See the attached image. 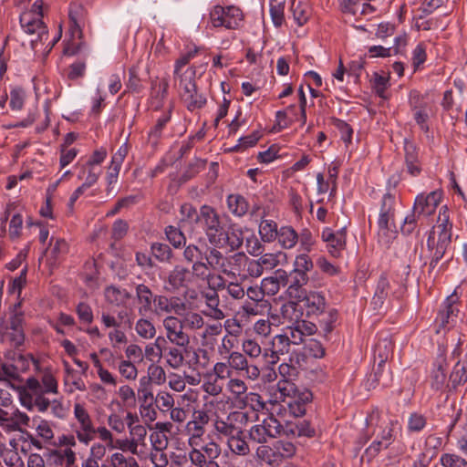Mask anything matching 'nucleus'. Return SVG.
Returning <instances> with one entry per match:
<instances>
[{"mask_svg":"<svg viewBox=\"0 0 467 467\" xmlns=\"http://www.w3.org/2000/svg\"><path fill=\"white\" fill-rule=\"evenodd\" d=\"M200 226L210 244L214 247H229L238 250L244 243V233L236 224H224L216 210L209 205L201 206Z\"/></svg>","mask_w":467,"mask_h":467,"instance_id":"obj_1","label":"nucleus"},{"mask_svg":"<svg viewBox=\"0 0 467 467\" xmlns=\"http://www.w3.org/2000/svg\"><path fill=\"white\" fill-rule=\"evenodd\" d=\"M452 223L450 221L448 207L442 206L439 213L437 224L431 231L427 247L431 252L430 272L450 252L451 248Z\"/></svg>","mask_w":467,"mask_h":467,"instance_id":"obj_2","label":"nucleus"},{"mask_svg":"<svg viewBox=\"0 0 467 467\" xmlns=\"http://www.w3.org/2000/svg\"><path fill=\"white\" fill-rule=\"evenodd\" d=\"M396 198L390 192H386L381 200L378 220L379 236L384 238L386 243L396 237L397 226L395 223Z\"/></svg>","mask_w":467,"mask_h":467,"instance_id":"obj_3","label":"nucleus"},{"mask_svg":"<svg viewBox=\"0 0 467 467\" xmlns=\"http://www.w3.org/2000/svg\"><path fill=\"white\" fill-rule=\"evenodd\" d=\"M196 74L195 67H192L181 77L180 95L182 102L190 111L202 109L206 104V98L198 91L193 79Z\"/></svg>","mask_w":467,"mask_h":467,"instance_id":"obj_4","label":"nucleus"},{"mask_svg":"<svg viewBox=\"0 0 467 467\" xmlns=\"http://www.w3.org/2000/svg\"><path fill=\"white\" fill-rule=\"evenodd\" d=\"M284 436L283 424L273 415H269L248 430L249 441L267 444L271 440Z\"/></svg>","mask_w":467,"mask_h":467,"instance_id":"obj_5","label":"nucleus"},{"mask_svg":"<svg viewBox=\"0 0 467 467\" xmlns=\"http://www.w3.org/2000/svg\"><path fill=\"white\" fill-rule=\"evenodd\" d=\"M375 436L374 441L365 450L361 460L366 459L368 462H370L379 453L389 448V446L394 441V421H389L386 426H379L373 430L371 437Z\"/></svg>","mask_w":467,"mask_h":467,"instance_id":"obj_6","label":"nucleus"},{"mask_svg":"<svg viewBox=\"0 0 467 467\" xmlns=\"http://www.w3.org/2000/svg\"><path fill=\"white\" fill-rule=\"evenodd\" d=\"M211 23L214 27L224 26L228 29H236L243 21L240 8L228 6L226 8L216 5L210 13Z\"/></svg>","mask_w":467,"mask_h":467,"instance_id":"obj_7","label":"nucleus"},{"mask_svg":"<svg viewBox=\"0 0 467 467\" xmlns=\"http://www.w3.org/2000/svg\"><path fill=\"white\" fill-rule=\"evenodd\" d=\"M20 25L23 30L28 35H36V38L30 40L33 49H36L38 43H42L47 37V29L41 18L32 16V13H23L20 16Z\"/></svg>","mask_w":467,"mask_h":467,"instance_id":"obj_8","label":"nucleus"},{"mask_svg":"<svg viewBox=\"0 0 467 467\" xmlns=\"http://www.w3.org/2000/svg\"><path fill=\"white\" fill-rule=\"evenodd\" d=\"M74 415L79 423V429L76 431L77 438L80 442L88 445L95 437L96 428L88 410L80 403L74 405Z\"/></svg>","mask_w":467,"mask_h":467,"instance_id":"obj_9","label":"nucleus"},{"mask_svg":"<svg viewBox=\"0 0 467 467\" xmlns=\"http://www.w3.org/2000/svg\"><path fill=\"white\" fill-rule=\"evenodd\" d=\"M322 240L327 243L328 253L333 257H340L342 252L346 249L347 245V230L346 227L334 232L331 228H325L321 234Z\"/></svg>","mask_w":467,"mask_h":467,"instance_id":"obj_10","label":"nucleus"},{"mask_svg":"<svg viewBox=\"0 0 467 467\" xmlns=\"http://www.w3.org/2000/svg\"><path fill=\"white\" fill-rule=\"evenodd\" d=\"M299 306L307 317H318L326 310L327 301L319 292L310 291L299 298Z\"/></svg>","mask_w":467,"mask_h":467,"instance_id":"obj_11","label":"nucleus"},{"mask_svg":"<svg viewBox=\"0 0 467 467\" xmlns=\"http://www.w3.org/2000/svg\"><path fill=\"white\" fill-rule=\"evenodd\" d=\"M154 312L157 315L163 314H176L182 315L185 309L186 305L179 297H168L162 295H156L153 299Z\"/></svg>","mask_w":467,"mask_h":467,"instance_id":"obj_12","label":"nucleus"},{"mask_svg":"<svg viewBox=\"0 0 467 467\" xmlns=\"http://www.w3.org/2000/svg\"><path fill=\"white\" fill-rule=\"evenodd\" d=\"M441 199V192L438 191H433L427 195L420 193L414 201V211L422 216H430L435 212Z\"/></svg>","mask_w":467,"mask_h":467,"instance_id":"obj_13","label":"nucleus"},{"mask_svg":"<svg viewBox=\"0 0 467 467\" xmlns=\"http://www.w3.org/2000/svg\"><path fill=\"white\" fill-rule=\"evenodd\" d=\"M210 420L209 414L204 410H197L193 411L192 420L187 423L186 430L191 435L190 445L196 444L195 440L202 437L204 433V426Z\"/></svg>","mask_w":467,"mask_h":467,"instance_id":"obj_14","label":"nucleus"},{"mask_svg":"<svg viewBox=\"0 0 467 467\" xmlns=\"http://www.w3.org/2000/svg\"><path fill=\"white\" fill-rule=\"evenodd\" d=\"M284 436L286 437H307L312 438L316 435L315 428L308 420H302L296 422L286 421L283 424Z\"/></svg>","mask_w":467,"mask_h":467,"instance_id":"obj_15","label":"nucleus"},{"mask_svg":"<svg viewBox=\"0 0 467 467\" xmlns=\"http://www.w3.org/2000/svg\"><path fill=\"white\" fill-rule=\"evenodd\" d=\"M241 415V412L235 411L230 413L226 418H217L214 421L215 431L226 436L227 439L231 438L233 435L241 433L242 429L234 424V421H236Z\"/></svg>","mask_w":467,"mask_h":467,"instance_id":"obj_16","label":"nucleus"},{"mask_svg":"<svg viewBox=\"0 0 467 467\" xmlns=\"http://www.w3.org/2000/svg\"><path fill=\"white\" fill-rule=\"evenodd\" d=\"M136 298L140 306L138 307V313L141 317H145L148 313L152 310V304L154 296L150 288L144 285L139 284L135 287Z\"/></svg>","mask_w":467,"mask_h":467,"instance_id":"obj_17","label":"nucleus"},{"mask_svg":"<svg viewBox=\"0 0 467 467\" xmlns=\"http://www.w3.org/2000/svg\"><path fill=\"white\" fill-rule=\"evenodd\" d=\"M313 395L308 389L298 391L286 401L290 412L296 416H303L306 411V404L312 400Z\"/></svg>","mask_w":467,"mask_h":467,"instance_id":"obj_18","label":"nucleus"},{"mask_svg":"<svg viewBox=\"0 0 467 467\" xmlns=\"http://www.w3.org/2000/svg\"><path fill=\"white\" fill-rule=\"evenodd\" d=\"M26 387L35 395L34 407H36L39 412L47 411L51 401L45 397L46 393L42 392V386L39 380L33 377L28 378Z\"/></svg>","mask_w":467,"mask_h":467,"instance_id":"obj_19","label":"nucleus"},{"mask_svg":"<svg viewBox=\"0 0 467 467\" xmlns=\"http://www.w3.org/2000/svg\"><path fill=\"white\" fill-rule=\"evenodd\" d=\"M191 272L186 267L177 265L169 273L167 283L172 290H179L180 288L186 287L190 279Z\"/></svg>","mask_w":467,"mask_h":467,"instance_id":"obj_20","label":"nucleus"},{"mask_svg":"<svg viewBox=\"0 0 467 467\" xmlns=\"http://www.w3.org/2000/svg\"><path fill=\"white\" fill-rule=\"evenodd\" d=\"M202 297L205 299L207 310H203V315L210 317L215 320H222L225 317L224 313L219 308L220 299L219 295L215 290H209L202 293Z\"/></svg>","mask_w":467,"mask_h":467,"instance_id":"obj_21","label":"nucleus"},{"mask_svg":"<svg viewBox=\"0 0 467 467\" xmlns=\"http://www.w3.org/2000/svg\"><path fill=\"white\" fill-rule=\"evenodd\" d=\"M391 381V373L386 369V363L379 364L374 369V372L368 377L366 387L368 389H375L377 386L388 387Z\"/></svg>","mask_w":467,"mask_h":467,"instance_id":"obj_22","label":"nucleus"},{"mask_svg":"<svg viewBox=\"0 0 467 467\" xmlns=\"http://www.w3.org/2000/svg\"><path fill=\"white\" fill-rule=\"evenodd\" d=\"M105 300L113 306H124L131 298V294L125 288L109 285L104 289Z\"/></svg>","mask_w":467,"mask_h":467,"instance_id":"obj_23","label":"nucleus"},{"mask_svg":"<svg viewBox=\"0 0 467 467\" xmlns=\"http://www.w3.org/2000/svg\"><path fill=\"white\" fill-rule=\"evenodd\" d=\"M68 246L64 239L57 238L50 249H47V260L48 265L53 267L56 266L60 259L67 253Z\"/></svg>","mask_w":467,"mask_h":467,"instance_id":"obj_24","label":"nucleus"},{"mask_svg":"<svg viewBox=\"0 0 467 467\" xmlns=\"http://www.w3.org/2000/svg\"><path fill=\"white\" fill-rule=\"evenodd\" d=\"M187 348L188 347H178L176 345L164 348V358L171 368L177 369L183 365L184 353L187 351Z\"/></svg>","mask_w":467,"mask_h":467,"instance_id":"obj_25","label":"nucleus"},{"mask_svg":"<svg viewBox=\"0 0 467 467\" xmlns=\"http://www.w3.org/2000/svg\"><path fill=\"white\" fill-rule=\"evenodd\" d=\"M0 339L2 342H8L11 346L18 348L25 342L24 330L9 329L4 322H0Z\"/></svg>","mask_w":467,"mask_h":467,"instance_id":"obj_26","label":"nucleus"},{"mask_svg":"<svg viewBox=\"0 0 467 467\" xmlns=\"http://www.w3.org/2000/svg\"><path fill=\"white\" fill-rule=\"evenodd\" d=\"M227 445L230 451L240 456H245L250 453L249 443L246 441V436L243 430H241V433L233 435L231 438L227 439Z\"/></svg>","mask_w":467,"mask_h":467,"instance_id":"obj_27","label":"nucleus"},{"mask_svg":"<svg viewBox=\"0 0 467 467\" xmlns=\"http://www.w3.org/2000/svg\"><path fill=\"white\" fill-rule=\"evenodd\" d=\"M169 80L166 78H157L151 83V98L156 109L161 107L163 100L167 97Z\"/></svg>","mask_w":467,"mask_h":467,"instance_id":"obj_28","label":"nucleus"},{"mask_svg":"<svg viewBox=\"0 0 467 467\" xmlns=\"http://www.w3.org/2000/svg\"><path fill=\"white\" fill-rule=\"evenodd\" d=\"M227 206L230 213L236 217H243L249 210L248 202L240 194H230L227 197Z\"/></svg>","mask_w":467,"mask_h":467,"instance_id":"obj_29","label":"nucleus"},{"mask_svg":"<svg viewBox=\"0 0 467 467\" xmlns=\"http://www.w3.org/2000/svg\"><path fill=\"white\" fill-rule=\"evenodd\" d=\"M458 297L456 296V291H454L451 296H449L444 301V309L441 310L438 315V318L441 322V326L444 327L450 323V318L452 317H456L459 309L454 306V304L457 302Z\"/></svg>","mask_w":467,"mask_h":467,"instance_id":"obj_30","label":"nucleus"},{"mask_svg":"<svg viewBox=\"0 0 467 467\" xmlns=\"http://www.w3.org/2000/svg\"><path fill=\"white\" fill-rule=\"evenodd\" d=\"M289 285L287 288V291L290 296H293L295 294L296 297L300 298L301 296L298 295L301 293L300 288L306 285L308 281V275L306 273H301L296 270H292L289 273Z\"/></svg>","mask_w":467,"mask_h":467,"instance_id":"obj_31","label":"nucleus"},{"mask_svg":"<svg viewBox=\"0 0 467 467\" xmlns=\"http://www.w3.org/2000/svg\"><path fill=\"white\" fill-rule=\"evenodd\" d=\"M218 247H210L204 254L207 265L213 270H220L226 273V264L223 254L217 249Z\"/></svg>","mask_w":467,"mask_h":467,"instance_id":"obj_32","label":"nucleus"},{"mask_svg":"<svg viewBox=\"0 0 467 467\" xmlns=\"http://www.w3.org/2000/svg\"><path fill=\"white\" fill-rule=\"evenodd\" d=\"M390 285L386 276L381 275L378 281L372 304L375 308L381 307L389 295Z\"/></svg>","mask_w":467,"mask_h":467,"instance_id":"obj_33","label":"nucleus"},{"mask_svg":"<svg viewBox=\"0 0 467 467\" xmlns=\"http://www.w3.org/2000/svg\"><path fill=\"white\" fill-rule=\"evenodd\" d=\"M150 252L152 256L160 263L171 264L173 252L168 244L162 243H152L150 245Z\"/></svg>","mask_w":467,"mask_h":467,"instance_id":"obj_34","label":"nucleus"},{"mask_svg":"<svg viewBox=\"0 0 467 467\" xmlns=\"http://www.w3.org/2000/svg\"><path fill=\"white\" fill-rule=\"evenodd\" d=\"M265 406L262 396L256 392H248L238 404L239 409L250 408L254 411L264 410Z\"/></svg>","mask_w":467,"mask_h":467,"instance_id":"obj_35","label":"nucleus"},{"mask_svg":"<svg viewBox=\"0 0 467 467\" xmlns=\"http://www.w3.org/2000/svg\"><path fill=\"white\" fill-rule=\"evenodd\" d=\"M392 352L393 343L389 337L380 338L375 346L374 355L380 363H386Z\"/></svg>","mask_w":467,"mask_h":467,"instance_id":"obj_36","label":"nucleus"},{"mask_svg":"<svg viewBox=\"0 0 467 467\" xmlns=\"http://www.w3.org/2000/svg\"><path fill=\"white\" fill-rule=\"evenodd\" d=\"M279 244L285 249L294 247L298 240V234L291 226H283L276 237Z\"/></svg>","mask_w":467,"mask_h":467,"instance_id":"obj_37","label":"nucleus"},{"mask_svg":"<svg viewBox=\"0 0 467 467\" xmlns=\"http://www.w3.org/2000/svg\"><path fill=\"white\" fill-rule=\"evenodd\" d=\"M277 224L273 220H262L259 224V234L264 242L270 243L278 235Z\"/></svg>","mask_w":467,"mask_h":467,"instance_id":"obj_38","label":"nucleus"},{"mask_svg":"<svg viewBox=\"0 0 467 467\" xmlns=\"http://www.w3.org/2000/svg\"><path fill=\"white\" fill-rule=\"evenodd\" d=\"M171 111L170 109L168 112L164 113L161 116L154 127L149 132V141L153 145H156L159 141V139L161 137L162 130L166 124L171 120Z\"/></svg>","mask_w":467,"mask_h":467,"instance_id":"obj_39","label":"nucleus"},{"mask_svg":"<svg viewBox=\"0 0 467 467\" xmlns=\"http://www.w3.org/2000/svg\"><path fill=\"white\" fill-rule=\"evenodd\" d=\"M227 389L234 396L237 404L244 399L248 392L246 383L240 379H230L227 383Z\"/></svg>","mask_w":467,"mask_h":467,"instance_id":"obj_40","label":"nucleus"},{"mask_svg":"<svg viewBox=\"0 0 467 467\" xmlns=\"http://www.w3.org/2000/svg\"><path fill=\"white\" fill-rule=\"evenodd\" d=\"M427 426V418L420 412L410 414L407 422V431L409 433H418Z\"/></svg>","mask_w":467,"mask_h":467,"instance_id":"obj_41","label":"nucleus"},{"mask_svg":"<svg viewBox=\"0 0 467 467\" xmlns=\"http://www.w3.org/2000/svg\"><path fill=\"white\" fill-rule=\"evenodd\" d=\"M337 311L335 308H330L327 312L324 310L323 314H320L318 322L325 334L330 333L337 320Z\"/></svg>","mask_w":467,"mask_h":467,"instance_id":"obj_42","label":"nucleus"},{"mask_svg":"<svg viewBox=\"0 0 467 467\" xmlns=\"http://www.w3.org/2000/svg\"><path fill=\"white\" fill-rule=\"evenodd\" d=\"M271 308L269 302L244 301L242 309L247 316H258L268 312Z\"/></svg>","mask_w":467,"mask_h":467,"instance_id":"obj_43","label":"nucleus"},{"mask_svg":"<svg viewBox=\"0 0 467 467\" xmlns=\"http://www.w3.org/2000/svg\"><path fill=\"white\" fill-rule=\"evenodd\" d=\"M189 459L196 467H220L215 461H209L201 449L193 448L189 452Z\"/></svg>","mask_w":467,"mask_h":467,"instance_id":"obj_44","label":"nucleus"},{"mask_svg":"<svg viewBox=\"0 0 467 467\" xmlns=\"http://www.w3.org/2000/svg\"><path fill=\"white\" fill-rule=\"evenodd\" d=\"M20 307L21 302H17L10 307L9 325H5L10 330H24V312L20 310Z\"/></svg>","mask_w":467,"mask_h":467,"instance_id":"obj_45","label":"nucleus"},{"mask_svg":"<svg viewBox=\"0 0 467 467\" xmlns=\"http://www.w3.org/2000/svg\"><path fill=\"white\" fill-rule=\"evenodd\" d=\"M276 388L280 393L279 399L283 402L286 403L293 396H295L299 390L296 389L295 383L289 379H281L277 382Z\"/></svg>","mask_w":467,"mask_h":467,"instance_id":"obj_46","label":"nucleus"},{"mask_svg":"<svg viewBox=\"0 0 467 467\" xmlns=\"http://www.w3.org/2000/svg\"><path fill=\"white\" fill-rule=\"evenodd\" d=\"M138 399L140 403V412L147 410V414L151 410V412L155 415V411L152 410V405L155 402V398L153 396L152 389H138Z\"/></svg>","mask_w":467,"mask_h":467,"instance_id":"obj_47","label":"nucleus"},{"mask_svg":"<svg viewBox=\"0 0 467 467\" xmlns=\"http://www.w3.org/2000/svg\"><path fill=\"white\" fill-rule=\"evenodd\" d=\"M450 380L454 388L467 381V366L464 362L458 361L455 364L450 375Z\"/></svg>","mask_w":467,"mask_h":467,"instance_id":"obj_48","label":"nucleus"},{"mask_svg":"<svg viewBox=\"0 0 467 467\" xmlns=\"http://www.w3.org/2000/svg\"><path fill=\"white\" fill-rule=\"evenodd\" d=\"M135 330L138 335L145 339H151L155 337L156 329L154 325L146 318H140L136 325Z\"/></svg>","mask_w":467,"mask_h":467,"instance_id":"obj_49","label":"nucleus"},{"mask_svg":"<svg viewBox=\"0 0 467 467\" xmlns=\"http://www.w3.org/2000/svg\"><path fill=\"white\" fill-rule=\"evenodd\" d=\"M285 3L279 2L277 0L270 1V16L273 21V24L275 27H280L283 25L285 16Z\"/></svg>","mask_w":467,"mask_h":467,"instance_id":"obj_50","label":"nucleus"},{"mask_svg":"<svg viewBox=\"0 0 467 467\" xmlns=\"http://www.w3.org/2000/svg\"><path fill=\"white\" fill-rule=\"evenodd\" d=\"M165 234L168 241L173 245L174 248H180L182 245H185L186 238L179 228L169 225L165 228Z\"/></svg>","mask_w":467,"mask_h":467,"instance_id":"obj_51","label":"nucleus"},{"mask_svg":"<svg viewBox=\"0 0 467 467\" xmlns=\"http://www.w3.org/2000/svg\"><path fill=\"white\" fill-rule=\"evenodd\" d=\"M205 165L206 161L202 159H194L192 162L189 163L186 170L182 173L181 177V182H186L187 181L191 180L202 170H203Z\"/></svg>","mask_w":467,"mask_h":467,"instance_id":"obj_52","label":"nucleus"},{"mask_svg":"<svg viewBox=\"0 0 467 467\" xmlns=\"http://www.w3.org/2000/svg\"><path fill=\"white\" fill-rule=\"evenodd\" d=\"M412 110L414 112V119L420 127V130L424 132H428L429 125L427 124V121L429 119V112L427 109V105L424 104L420 106H413Z\"/></svg>","mask_w":467,"mask_h":467,"instance_id":"obj_53","label":"nucleus"},{"mask_svg":"<svg viewBox=\"0 0 467 467\" xmlns=\"http://www.w3.org/2000/svg\"><path fill=\"white\" fill-rule=\"evenodd\" d=\"M271 348L281 356L288 354L291 348L289 339L286 335L279 334L273 337Z\"/></svg>","mask_w":467,"mask_h":467,"instance_id":"obj_54","label":"nucleus"},{"mask_svg":"<svg viewBox=\"0 0 467 467\" xmlns=\"http://www.w3.org/2000/svg\"><path fill=\"white\" fill-rule=\"evenodd\" d=\"M275 454H278L282 458H290L296 453V446L287 441H276L274 444Z\"/></svg>","mask_w":467,"mask_h":467,"instance_id":"obj_55","label":"nucleus"},{"mask_svg":"<svg viewBox=\"0 0 467 467\" xmlns=\"http://www.w3.org/2000/svg\"><path fill=\"white\" fill-rule=\"evenodd\" d=\"M291 10L293 12V17L295 22L299 26H304L309 17V12L306 6H303L300 3L295 4V0H292Z\"/></svg>","mask_w":467,"mask_h":467,"instance_id":"obj_56","label":"nucleus"},{"mask_svg":"<svg viewBox=\"0 0 467 467\" xmlns=\"http://www.w3.org/2000/svg\"><path fill=\"white\" fill-rule=\"evenodd\" d=\"M332 124L339 130L341 140L345 143H350L353 135V129L350 127L348 123L340 119L333 118Z\"/></svg>","mask_w":467,"mask_h":467,"instance_id":"obj_57","label":"nucleus"},{"mask_svg":"<svg viewBox=\"0 0 467 467\" xmlns=\"http://www.w3.org/2000/svg\"><path fill=\"white\" fill-rule=\"evenodd\" d=\"M255 456L258 460L271 464L275 461L276 454L274 447L272 448L267 444H259L255 451Z\"/></svg>","mask_w":467,"mask_h":467,"instance_id":"obj_58","label":"nucleus"},{"mask_svg":"<svg viewBox=\"0 0 467 467\" xmlns=\"http://www.w3.org/2000/svg\"><path fill=\"white\" fill-rule=\"evenodd\" d=\"M182 320H183L184 328H188V329H192V330L200 329L201 327H202V326L204 324V320H203L202 317L200 314L195 313V312L187 313L183 317Z\"/></svg>","mask_w":467,"mask_h":467,"instance_id":"obj_59","label":"nucleus"},{"mask_svg":"<svg viewBox=\"0 0 467 467\" xmlns=\"http://www.w3.org/2000/svg\"><path fill=\"white\" fill-rule=\"evenodd\" d=\"M110 464L112 467H140L133 457L126 458L120 452H115L111 455Z\"/></svg>","mask_w":467,"mask_h":467,"instance_id":"obj_60","label":"nucleus"},{"mask_svg":"<svg viewBox=\"0 0 467 467\" xmlns=\"http://www.w3.org/2000/svg\"><path fill=\"white\" fill-rule=\"evenodd\" d=\"M247 363L245 356L237 351H233L228 358L229 367L236 371H244Z\"/></svg>","mask_w":467,"mask_h":467,"instance_id":"obj_61","label":"nucleus"},{"mask_svg":"<svg viewBox=\"0 0 467 467\" xmlns=\"http://www.w3.org/2000/svg\"><path fill=\"white\" fill-rule=\"evenodd\" d=\"M42 386V392L49 394L57 393V381L56 378L49 372L44 373L39 381Z\"/></svg>","mask_w":467,"mask_h":467,"instance_id":"obj_62","label":"nucleus"},{"mask_svg":"<svg viewBox=\"0 0 467 467\" xmlns=\"http://www.w3.org/2000/svg\"><path fill=\"white\" fill-rule=\"evenodd\" d=\"M284 257L285 254L283 253L265 254L260 256L258 261L260 262L264 269L271 270L275 268L280 263V259Z\"/></svg>","mask_w":467,"mask_h":467,"instance_id":"obj_63","label":"nucleus"},{"mask_svg":"<svg viewBox=\"0 0 467 467\" xmlns=\"http://www.w3.org/2000/svg\"><path fill=\"white\" fill-rule=\"evenodd\" d=\"M441 462L443 467H467V462L456 454L446 453L442 455Z\"/></svg>","mask_w":467,"mask_h":467,"instance_id":"obj_64","label":"nucleus"}]
</instances>
